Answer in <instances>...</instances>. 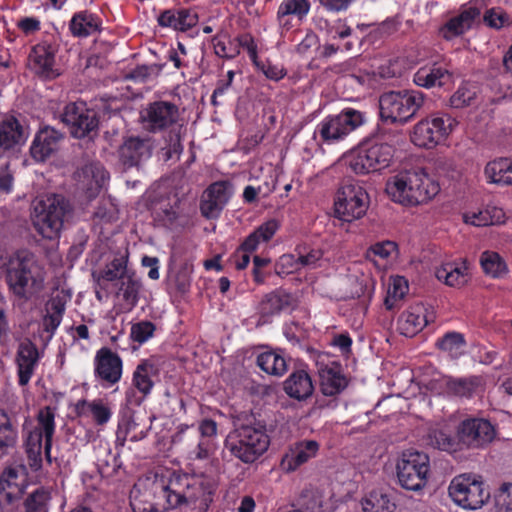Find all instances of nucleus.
I'll list each match as a JSON object with an SVG mask.
<instances>
[{
	"mask_svg": "<svg viewBox=\"0 0 512 512\" xmlns=\"http://www.w3.org/2000/svg\"><path fill=\"white\" fill-rule=\"evenodd\" d=\"M449 495L460 507L468 510L481 508L490 498V491L482 479L476 474H461L450 483Z\"/></svg>",
	"mask_w": 512,
	"mask_h": 512,
	"instance_id": "f8f14e48",
	"label": "nucleus"
},
{
	"mask_svg": "<svg viewBox=\"0 0 512 512\" xmlns=\"http://www.w3.org/2000/svg\"><path fill=\"white\" fill-rule=\"evenodd\" d=\"M214 53L223 59H234L240 53L239 46L234 44L231 40L225 41L220 36L215 35L211 39Z\"/></svg>",
	"mask_w": 512,
	"mask_h": 512,
	"instance_id": "13d9d810",
	"label": "nucleus"
},
{
	"mask_svg": "<svg viewBox=\"0 0 512 512\" xmlns=\"http://www.w3.org/2000/svg\"><path fill=\"white\" fill-rule=\"evenodd\" d=\"M163 68L164 64L138 65L125 75V79L135 83H146L158 76Z\"/></svg>",
	"mask_w": 512,
	"mask_h": 512,
	"instance_id": "603ef678",
	"label": "nucleus"
},
{
	"mask_svg": "<svg viewBox=\"0 0 512 512\" xmlns=\"http://www.w3.org/2000/svg\"><path fill=\"white\" fill-rule=\"evenodd\" d=\"M448 64L442 61H433L420 67L413 75V82L418 87L430 89L442 87L451 79Z\"/></svg>",
	"mask_w": 512,
	"mask_h": 512,
	"instance_id": "cd10ccee",
	"label": "nucleus"
},
{
	"mask_svg": "<svg viewBox=\"0 0 512 512\" xmlns=\"http://www.w3.org/2000/svg\"><path fill=\"white\" fill-rule=\"evenodd\" d=\"M484 23L494 29L502 28L508 21V15L501 8H491L486 10Z\"/></svg>",
	"mask_w": 512,
	"mask_h": 512,
	"instance_id": "e2e57ef3",
	"label": "nucleus"
},
{
	"mask_svg": "<svg viewBox=\"0 0 512 512\" xmlns=\"http://www.w3.org/2000/svg\"><path fill=\"white\" fill-rule=\"evenodd\" d=\"M320 390L325 396H336L340 394L349 384V379L343 372L340 362L317 361Z\"/></svg>",
	"mask_w": 512,
	"mask_h": 512,
	"instance_id": "4be33fe9",
	"label": "nucleus"
},
{
	"mask_svg": "<svg viewBox=\"0 0 512 512\" xmlns=\"http://www.w3.org/2000/svg\"><path fill=\"white\" fill-rule=\"evenodd\" d=\"M257 366L265 373L282 376L287 371V363L279 350H268L260 353L256 359Z\"/></svg>",
	"mask_w": 512,
	"mask_h": 512,
	"instance_id": "37998d69",
	"label": "nucleus"
},
{
	"mask_svg": "<svg viewBox=\"0 0 512 512\" xmlns=\"http://www.w3.org/2000/svg\"><path fill=\"white\" fill-rule=\"evenodd\" d=\"M285 393L296 400H306L314 391L309 373L304 369L293 371L283 383Z\"/></svg>",
	"mask_w": 512,
	"mask_h": 512,
	"instance_id": "f704fd0d",
	"label": "nucleus"
},
{
	"mask_svg": "<svg viewBox=\"0 0 512 512\" xmlns=\"http://www.w3.org/2000/svg\"><path fill=\"white\" fill-rule=\"evenodd\" d=\"M261 71L269 80L278 82L287 75V70L282 65L273 64L271 61H266L261 65Z\"/></svg>",
	"mask_w": 512,
	"mask_h": 512,
	"instance_id": "0e129e2a",
	"label": "nucleus"
},
{
	"mask_svg": "<svg viewBox=\"0 0 512 512\" xmlns=\"http://www.w3.org/2000/svg\"><path fill=\"white\" fill-rule=\"evenodd\" d=\"M295 302L293 294L282 288L265 294L256 308L258 325L269 324L273 321L274 317L284 312L292 311L295 307Z\"/></svg>",
	"mask_w": 512,
	"mask_h": 512,
	"instance_id": "6ab92c4d",
	"label": "nucleus"
},
{
	"mask_svg": "<svg viewBox=\"0 0 512 512\" xmlns=\"http://www.w3.org/2000/svg\"><path fill=\"white\" fill-rule=\"evenodd\" d=\"M456 433L459 449H480L495 439L496 428L488 419L467 416L459 422Z\"/></svg>",
	"mask_w": 512,
	"mask_h": 512,
	"instance_id": "2eb2a0df",
	"label": "nucleus"
},
{
	"mask_svg": "<svg viewBox=\"0 0 512 512\" xmlns=\"http://www.w3.org/2000/svg\"><path fill=\"white\" fill-rule=\"evenodd\" d=\"M440 191V186L423 168L404 170L386 183V192L392 201L404 206L427 203Z\"/></svg>",
	"mask_w": 512,
	"mask_h": 512,
	"instance_id": "7ed1b4c3",
	"label": "nucleus"
},
{
	"mask_svg": "<svg viewBox=\"0 0 512 512\" xmlns=\"http://www.w3.org/2000/svg\"><path fill=\"white\" fill-rule=\"evenodd\" d=\"M476 386L475 380L466 378L451 379L447 382L449 392L460 397H471Z\"/></svg>",
	"mask_w": 512,
	"mask_h": 512,
	"instance_id": "052dcab7",
	"label": "nucleus"
},
{
	"mask_svg": "<svg viewBox=\"0 0 512 512\" xmlns=\"http://www.w3.org/2000/svg\"><path fill=\"white\" fill-rule=\"evenodd\" d=\"M424 307L416 305L404 311L398 318V330L406 337H412L420 332L427 324Z\"/></svg>",
	"mask_w": 512,
	"mask_h": 512,
	"instance_id": "e433bc0d",
	"label": "nucleus"
},
{
	"mask_svg": "<svg viewBox=\"0 0 512 512\" xmlns=\"http://www.w3.org/2000/svg\"><path fill=\"white\" fill-rule=\"evenodd\" d=\"M18 442V430L8 413L0 409V459L10 454Z\"/></svg>",
	"mask_w": 512,
	"mask_h": 512,
	"instance_id": "a19ab883",
	"label": "nucleus"
},
{
	"mask_svg": "<svg viewBox=\"0 0 512 512\" xmlns=\"http://www.w3.org/2000/svg\"><path fill=\"white\" fill-rule=\"evenodd\" d=\"M14 187V175L10 170L9 164L0 166V193L10 194Z\"/></svg>",
	"mask_w": 512,
	"mask_h": 512,
	"instance_id": "69168bd1",
	"label": "nucleus"
},
{
	"mask_svg": "<svg viewBox=\"0 0 512 512\" xmlns=\"http://www.w3.org/2000/svg\"><path fill=\"white\" fill-rule=\"evenodd\" d=\"M476 97L475 88L468 84H461L450 98V106L460 109L469 106Z\"/></svg>",
	"mask_w": 512,
	"mask_h": 512,
	"instance_id": "bf43d9fd",
	"label": "nucleus"
},
{
	"mask_svg": "<svg viewBox=\"0 0 512 512\" xmlns=\"http://www.w3.org/2000/svg\"><path fill=\"white\" fill-rule=\"evenodd\" d=\"M44 281L40 267L32 253L21 252L12 260L6 271L9 290L20 300H28Z\"/></svg>",
	"mask_w": 512,
	"mask_h": 512,
	"instance_id": "39448f33",
	"label": "nucleus"
},
{
	"mask_svg": "<svg viewBox=\"0 0 512 512\" xmlns=\"http://www.w3.org/2000/svg\"><path fill=\"white\" fill-rule=\"evenodd\" d=\"M61 121L68 127L74 138L82 139L98 129L97 112L84 102L68 103L61 114Z\"/></svg>",
	"mask_w": 512,
	"mask_h": 512,
	"instance_id": "f3484780",
	"label": "nucleus"
},
{
	"mask_svg": "<svg viewBox=\"0 0 512 512\" xmlns=\"http://www.w3.org/2000/svg\"><path fill=\"white\" fill-rule=\"evenodd\" d=\"M495 512H512V483H503L493 495Z\"/></svg>",
	"mask_w": 512,
	"mask_h": 512,
	"instance_id": "5fc2aeb1",
	"label": "nucleus"
},
{
	"mask_svg": "<svg viewBox=\"0 0 512 512\" xmlns=\"http://www.w3.org/2000/svg\"><path fill=\"white\" fill-rule=\"evenodd\" d=\"M60 45L54 36L49 35L31 46L27 57V68L42 81L57 79L62 70L57 61Z\"/></svg>",
	"mask_w": 512,
	"mask_h": 512,
	"instance_id": "9d476101",
	"label": "nucleus"
},
{
	"mask_svg": "<svg viewBox=\"0 0 512 512\" xmlns=\"http://www.w3.org/2000/svg\"><path fill=\"white\" fill-rule=\"evenodd\" d=\"M488 183L512 186V160L499 158L489 161L484 168Z\"/></svg>",
	"mask_w": 512,
	"mask_h": 512,
	"instance_id": "4c0bfd02",
	"label": "nucleus"
},
{
	"mask_svg": "<svg viewBox=\"0 0 512 512\" xmlns=\"http://www.w3.org/2000/svg\"><path fill=\"white\" fill-rule=\"evenodd\" d=\"M69 31L77 38H87L102 30V20L89 10L75 12L69 21Z\"/></svg>",
	"mask_w": 512,
	"mask_h": 512,
	"instance_id": "473e14b6",
	"label": "nucleus"
},
{
	"mask_svg": "<svg viewBox=\"0 0 512 512\" xmlns=\"http://www.w3.org/2000/svg\"><path fill=\"white\" fill-rule=\"evenodd\" d=\"M435 276L449 287L461 288L472 278L471 264L467 259L446 262L437 268Z\"/></svg>",
	"mask_w": 512,
	"mask_h": 512,
	"instance_id": "bb28decb",
	"label": "nucleus"
},
{
	"mask_svg": "<svg viewBox=\"0 0 512 512\" xmlns=\"http://www.w3.org/2000/svg\"><path fill=\"white\" fill-rule=\"evenodd\" d=\"M69 212V202L63 196L54 194L35 204L33 225L43 238L55 239L59 236Z\"/></svg>",
	"mask_w": 512,
	"mask_h": 512,
	"instance_id": "6e6552de",
	"label": "nucleus"
},
{
	"mask_svg": "<svg viewBox=\"0 0 512 512\" xmlns=\"http://www.w3.org/2000/svg\"><path fill=\"white\" fill-rule=\"evenodd\" d=\"M129 274L127 270L126 260L123 258L113 259L106 268L101 272L100 279L113 282L116 280H123Z\"/></svg>",
	"mask_w": 512,
	"mask_h": 512,
	"instance_id": "6e6d98bb",
	"label": "nucleus"
},
{
	"mask_svg": "<svg viewBox=\"0 0 512 512\" xmlns=\"http://www.w3.org/2000/svg\"><path fill=\"white\" fill-rule=\"evenodd\" d=\"M505 222V212L502 208L487 205V207L478 214H473L470 223L475 226L498 225Z\"/></svg>",
	"mask_w": 512,
	"mask_h": 512,
	"instance_id": "09e8293b",
	"label": "nucleus"
},
{
	"mask_svg": "<svg viewBox=\"0 0 512 512\" xmlns=\"http://www.w3.org/2000/svg\"><path fill=\"white\" fill-rule=\"evenodd\" d=\"M311 9L309 0H282L276 19L281 34L290 31L296 25H300L306 19Z\"/></svg>",
	"mask_w": 512,
	"mask_h": 512,
	"instance_id": "b1692460",
	"label": "nucleus"
},
{
	"mask_svg": "<svg viewBox=\"0 0 512 512\" xmlns=\"http://www.w3.org/2000/svg\"><path fill=\"white\" fill-rule=\"evenodd\" d=\"M156 326L153 322L142 320L132 324L130 329V337L134 342L143 344L154 336Z\"/></svg>",
	"mask_w": 512,
	"mask_h": 512,
	"instance_id": "4d7b16f0",
	"label": "nucleus"
},
{
	"mask_svg": "<svg viewBox=\"0 0 512 512\" xmlns=\"http://www.w3.org/2000/svg\"><path fill=\"white\" fill-rule=\"evenodd\" d=\"M34 430H38L44 435V440H53L55 433V413L51 407L46 406L40 409L37 415V426Z\"/></svg>",
	"mask_w": 512,
	"mask_h": 512,
	"instance_id": "864d4df0",
	"label": "nucleus"
},
{
	"mask_svg": "<svg viewBox=\"0 0 512 512\" xmlns=\"http://www.w3.org/2000/svg\"><path fill=\"white\" fill-rule=\"evenodd\" d=\"M51 492L45 487L34 490L24 501L26 512H48Z\"/></svg>",
	"mask_w": 512,
	"mask_h": 512,
	"instance_id": "de8ad7c7",
	"label": "nucleus"
},
{
	"mask_svg": "<svg viewBox=\"0 0 512 512\" xmlns=\"http://www.w3.org/2000/svg\"><path fill=\"white\" fill-rule=\"evenodd\" d=\"M141 286V281L137 279L134 274H128L125 279L121 281L119 291L122 294L123 300L130 308L135 307L138 303Z\"/></svg>",
	"mask_w": 512,
	"mask_h": 512,
	"instance_id": "3c124183",
	"label": "nucleus"
},
{
	"mask_svg": "<svg viewBox=\"0 0 512 512\" xmlns=\"http://www.w3.org/2000/svg\"><path fill=\"white\" fill-rule=\"evenodd\" d=\"M27 140L24 127L14 116L0 121V159L15 152Z\"/></svg>",
	"mask_w": 512,
	"mask_h": 512,
	"instance_id": "393cba45",
	"label": "nucleus"
},
{
	"mask_svg": "<svg viewBox=\"0 0 512 512\" xmlns=\"http://www.w3.org/2000/svg\"><path fill=\"white\" fill-rule=\"evenodd\" d=\"M153 220L157 226L170 230L185 228L190 222L189 215L183 212L179 199L173 203H160L153 211Z\"/></svg>",
	"mask_w": 512,
	"mask_h": 512,
	"instance_id": "c85d7f7f",
	"label": "nucleus"
},
{
	"mask_svg": "<svg viewBox=\"0 0 512 512\" xmlns=\"http://www.w3.org/2000/svg\"><path fill=\"white\" fill-rule=\"evenodd\" d=\"M156 366L149 360H141L132 373L131 386L125 391V404L128 408L140 407L150 396L155 385Z\"/></svg>",
	"mask_w": 512,
	"mask_h": 512,
	"instance_id": "a211bd4d",
	"label": "nucleus"
},
{
	"mask_svg": "<svg viewBox=\"0 0 512 512\" xmlns=\"http://www.w3.org/2000/svg\"><path fill=\"white\" fill-rule=\"evenodd\" d=\"M479 15L480 10L477 7L463 8L457 16L452 17L445 23L444 30L450 34L445 35V38L449 39L464 34L472 27Z\"/></svg>",
	"mask_w": 512,
	"mask_h": 512,
	"instance_id": "58836bf2",
	"label": "nucleus"
},
{
	"mask_svg": "<svg viewBox=\"0 0 512 512\" xmlns=\"http://www.w3.org/2000/svg\"><path fill=\"white\" fill-rule=\"evenodd\" d=\"M40 354L37 346L30 340L21 342L16 354L18 384L26 386L38 366Z\"/></svg>",
	"mask_w": 512,
	"mask_h": 512,
	"instance_id": "a878e982",
	"label": "nucleus"
},
{
	"mask_svg": "<svg viewBox=\"0 0 512 512\" xmlns=\"http://www.w3.org/2000/svg\"><path fill=\"white\" fill-rule=\"evenodd\" d=\"M396 505L386 494L372 492L363 502L364 512H394Z\"/></svg>",
	"mask_w": 512,
	"mask_h": 512,
	"instance_id": "8fccbe9b",
	"label": "nucleus"
},
{
	"mask_svg": "<svg viewBox=\"0 0 512 512\" xmlns=\"http://www.w3.org/2000/svg\"><path fill=\"white\" fill-rule=\"evenodd\" d=\"M466 344L465 337L462 333L450 331L437 339L436 347L448 353L452 358H458L463 354Z\"/></svg>",
	"mask_w": 512,
	"mask_h": 512,
	"instance_id": "49530a36",
	"label": "nucleus"
},
{
	"mask_svg": "<svg viewBox=\"0 0 512 512\" xmlns=\"http://www.w3.org/2000/svg\"><path fill=\"white\" fill-rule=\"evenodd\" d=\"M270 263L271 260L269 258L260 257L258 255L253 257L252 275L254 282L257 284H263L265 282L266 274L263 272V268L268 266Z\"/></svg>",
	"mask_w": 512,
	"mask_h": 512,
	"instance_id": "338daca9",
	"label": "nucleus"
},
{
	"mask_svg": "<svg viewBox=\"0 0 512 512\" xmlns=\"http://www.w3.org/2000/svg\"><path fill=\"white\" fill-rule=\"evenodd\" d=\"M44 435L38 430H32L28 433L25 441V452L27 455L28 465L32 471H38L42 467V447Z\"/></svg>",
	"mask_w": 512,
	"mask_h": 512,
	"instance_id": "a18cd8bd",
	"label": "nucleus"
},
{
	"mask_svg": "<svg viewBox=\"0 0 512 512\" xmlns=\"http://www.w3.org/2000/svg\"><path fill=\"white\" fill-rule=\"evenodd\" d=\"M426 445L445 452H456L459 450L457 434L452 435V431L445 423H435L428 428L425 436Z\"/></svg>",
	"mask_w": 512,
	"mask_h": 512,
	"instance_id": "72a5a7b5",
	"label": "nucleus"
},
{
	"mask_svg": "<svg viewBox=\"0 0 512 512\" xmlns=\"http://www.w3.org/2000/svg\"><path fill=\"white\" fill-rule=\"evenodd\" d=\"M366 122V112L345 107L338 114L324 117L316 126L314 137L319 136L323 144H338Z\"/></svg>",
	"mask_w": 512,
	"mask_h": 512,
	"instance_id": "0eeeda50",
	"label": "nucleus"
},
{
	"mask_svg": "<svg viewBox=\"0 0 512 512\" xmlns=\"http://www.w3.org/2000/svg\"><path fill=\"white\" fill-rule=\"evenodd\" d=\"M198 434V442L188 450V456L192 460H208L217 450V422L211 418L201 419Z\"/></svg>",
	"mask_w": 512,
	"mask_h": 512,
	"instance_id": "412c9836",
	"label": "nucleus"
},
{
	"mask_svg": "<svg viewBox=\"0 0 512 512\" xmlns=\"http://www.w3.org/2000/svg\"><path fill=\"white\" fill-rule=\"evenodd\" d=\"M319 447V443L315 440H303L295 443L294 447L282 458V468L287 472L297 470L317 455Z\"/></svg>",
	"mask_w": 512,
	"mask_h": 512,
	"instance_id": "2f4dec72",
	"label": "nucleus"
},
{
	"mask_svg": "<svg viewBox=\"0 0 512 512\" xmlns=\"http://www.w3.org/2000/svg\"><path fill=\"white\" fill-rule=\"evenodd\" d=\"M198 14L190 8L166 9L158 17V25L185 32L198 23Z\"/></svg>",
	"mask_w": 512,
	"mask_h": 512,
	"instance_id": "7c9ffc66",
	"label": "nucleus"
},
{
	"mask_svg": "<svg viewBox=\"0 0 512 512\" xmlns=\"http://www.w3.org/2000/svg\"><path fill=\"white\" fill-rule=\"evenodd\" d=\"M233 194V186L228 180L211 183L203 192L200 211L206 219H216L228 204Z\"/></svg>",
	"mask_w": 512,
	"mask_h": 512,
	"instance_id": "aec40b11",
	"label": "nucleus"
},
{
	"mask_svg": "<svg viewBox=\"0 0 512 512\" xmlns=\"http://www.w3.org/2000/svg\"><path fill=\"white\" fill-rule=\"evenodd\" d=\"M215 485L204 475L173 472L167 483H153L143 491L135 485L130 492L134 512H164L183 506L206 512L213 501Z\"/></svg>",
	"mask_w": 512,
	"mask_h": 512,
	"instance_id": "f257e3e1",
	"label": "nucleus"
},
{
	"mask_svg": "<svg viewBox=\"0 0 512 512\" xmlns=\"http://www.w3.org/2000/svg\"><path fill=\"white\" fill-rule=\"evenodd\" d=\"M426 95L418 90L388 91L379 98L380 118L390 124H405L423 106Z\"/></svg>",
	"mask_w": 512,
	"mask_h": 512,
	"instance_id": "423d86ee",
	"label": "nucleus"
},
{
	"mask_svg": "<svg viewBox=\"0 0 512 512\" xmlns=\"http://www.w3.org/2000/svg\"><path fill=\"white\" fill-rule=\"evenodd\" d=\"M335 217L346 223L362 218L369 207V196L359 184H344L337 193L334 204Z\"/></svg>",
	"mask_w": 512,
	"mask_h": 512,
	"instance_id": "4468645a",
	"label": "nucleus"
},
{
	"mask_svg": "<svg viewBox=\"0 0 512 512\" xmlns=\"http://www.w3.org/2000/svg\"><path fill=\"white\" fill-rule=\"evenodd\" d=\"M179 107L170 101L156 100L150 102L140 112L143 128L153 134L168 131L167 158L179 157L183 151Z\"/></svg>",
	"mask_w": 512,
	"mask_h": 512,
	"instance_id": "20e7f679",
	"label": "nucleus"
},
{
	"mask_svg": "<svg viewBox=\"0 0 512 512\" xmlns=\"http://www.w3.org/2000/svg\"><path fill=\"white\" fill-rule=\"evenodd\" d=\"M266 425L255 418L240 419L224 439V449L245 464L258 460L269 448Z\"/></svg>",
	"mask_w": 512,
	"mask_h": 512,
	"instance_id": "f03ea898",
	"label": "nucleus"
},
{
	"mask_svg": "<svg viewBox=\"0 0 512 512\" xmlns=\"http://www.w3.org/2000/svg\"><path fill=\"white\" fill-rule=\"evenodd\" d=\"M79 179L86 182L88 189H101L109 180V173L98 161H92L85 164L80 171H78Z\"/></svg>",
	"mask_w": 512,
	"mask_h": 512,
	"instance_id": "79ce46f5",
	"label": "nucleus"
},
{
	"mask_svg": "<svg viewBox=\"0 0 512 512\" xmlns=\"http://www.w3.org/2000/svg\"><path fill=\"white\" fill-rule=\"evenodd\" d=\"M397 479L406 490H422L428 481L430 458L428 454L417 450H406L396 464Z\"/></svg>",
	"mask_w": 512,
	"mask_h": 512,
	"instance_id": "9b49d317",
	"label": "nucleus"
},
{
	"mask_svg": "<svg viewBox=\"0 0 512 512\" xmlns=\"http://www.w3.org/2000/svg\"><path fill=\"white\" fill-rule=\"evenodd\" d=\"M64 134L51 126L40 128L31 143L30 156L36 162H44L60 148Z\"/></svg>",
	"mask_w": 512,
	"mask_h": 512,
	"instance_id": "5701e85b",
	"label": "nucleus"
},
{
	"mask_svg": "<svg viewBox=\"0 0 512 512\" xmlns=\"http://www.w3.org/2000/svg\"><path fill=\"white\" fill-rule=\"evenodd\" d=\"M75 411L78 416L85 415L87 411H89L93 417L94 422L98 426L107 424L112 417V411L110 407L101 399H95L92 401L80 399L75 404Z\"/></svg>",
	"mask_w": 512,
	"mask_h": 512,
	"instance_id": "ea45409f",
	"label": "nucleus"
},
{
	"mask_svg": "<svg viewBox=\"0 0 512 512\" xmlns=\"http://www.w3.org/2000/svg\"><path fill=\"white\" fill-rule=\"evenodd\" d=\"M96 382L104 389L117 386L122 379L124 363L121 356L109 347H101L93 359Z\"/></svg>",
	"mask_w": 512,
	"mask_h": 512,
	"instance_id": "dca6fc26",
	"label": "nucleus"
},
{
	"mask_svg": "<svg viewBox=\"0 0 512 512\" xmlns=\"http://www.w3.org/2000/svg\"><path fill=\"white\" fill-rule=\"evenodd\" d=\"M280 222L277 219H269L265 222H263L260 226H258L254 231L253 234L256 235V237L262 242L267 243L269 242L276 232L280 229Z\"/></svg>",
	"mask_w": 512,
	"mask_h": 512,
	"instance_id": "680f3d73",
	"label": "nucleus"
},
{
	"mask_svg": "<svg viewBox=\"0 0 512 512\" xmlns=\"http://www.w3.org/2000/svg\"><path fill=\"white\" fill-rule=\"evenodd\" d=\"M454 125L455 120L451 116L432 114L415 124L411 141L421 148H435L448 138Z\"/></svg>",
	"mask_w": 512,
	"mask_h": 512,
	"instance_id": "ddd939ff",
	"label": "nucleus"
},
{
	"mask_svg": "<svg viewBox=\"0 0 512 512\" xmlns=\"http://www.w3.org/2000/svg\"><path fill=\"white\" fill-rule=\"evenodd\" d=\"M118 155L125 168L136 167L151 156L150 145L140 137H129L119 147Z\"/></svg>",
	"mask_w": 512,
	"mask_h": 512,
	"instance_id": "c756f323",
	"label": "nucleus"
},
{
	"mask_svg": "<svg viewBox=\"0 0 512 512\" xmlns=\"http://www.w3.org/2000/svg\"><path fill=\"white\" fill-rule=\"evenodd\" d=\"M480 266L483 272L491 278H502L508 273V266L503 257L495 252L486 250L480 255Z\"/></svg>",
	"mask_w": 512,
	"mask_h": 512,
	"instance_id": "c03bdc74",
	"label": "nucleus"
},
{
	"mask_svg": "<svg viewBox=\"0 0 512 512\" xmlns=\"http://www.w3.org/2000/svg\"><path fill=\"white\" fill-rule=\"evenodd\" d=\"M16 478L17 473L12 469L7 472V478H0V512H13L19 505L23 488L12 481Z\"/></svg>",
	"mask_w": 512,
	"mask_h": 512,
	"instance_id": "c9c22d12",
	"label": "nucleus"
},
{
	"mask_svg": "<svg viewBox=\"0 0 512 512\" xmlns=\"http://www.w3.org/2000/svg\"><path fill=\"white\" fill-rule=\"evenodd\" d=\"M394 149L388 143L365 141L347 157L349 168L356 174H369L387 168Z\"/></svg>",
	"mask_w": 512,
	"mask_h": 512,
	"instance_id": "1a4fd4ad",
	"label": "nucleus"
},
{
	"mask_svg": "<svg viewBox=\"0 0 512 512\" xmlns=\"http://www.w3.org/2000/svg\"><path fill=\"white\" fill-rule=\"evenodd\" d=\"M397 248H398L397 243H395L393 241L386 240V241L378 242V243H375L374 245H372L369 249V252L376 256H379L382 259H386L394 251H396Z\"/></svg>",
	"mask_w": 512,
	"mask_h": 512,
	"instance_id": "774afa93",
	"label": "nucleus"
}]
</instances>
